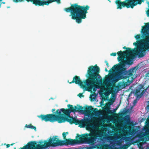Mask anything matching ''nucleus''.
Listing matches in <instances>:
<instances>
[{
  "instance_id": "obj_1",
  "label": "nucleus",
  "mask_w": 149,
  "mask_h": 149,
  "mask_svg": "<svg viewBox=\"0 0 149 149\" xmlns=\"http://www.w3.org/2000/svg\"><path fill=\"white\" fill-rule=\"evenodd\" d=\"M100 71V68L97 65L94 66H90L88 68L86 75L88 79L82 81L79 76H75L71 82H69L68 80V82L70 84L75 83L78 84L81 88L85 89L86 91H91L95 84H98L99 78L101 77L99 74Z\"/></svg>"
},
{
  "instance_id": "obj_2",
  "label": "nucleus",
  "mask_w": 149,
  "mask_h": 149,
  "mask_svg": "<svg viewBox=\"0 0 149 149\" xmlns=\"http://www.w3.org/2000/svg\"><path fill=\"white\" fill-rule=\"evenodd\" d=\"M89 8L88 5L85 6L75 3L71 5L70 7L65 8L64 10L67 13L70 12V16H71L72 19L75 20L77 23L80 24L81 22L82 19L86 17V14Z\"/></svg>"
},
{
  "instance_id": "obj_3",
  "label": "nucleus",
  "mask_w": 149,
  "mask_h": 149,
  "mask_svg": "<svg viewBox=\"0 0 149 149\" xmlns=\"http://www.w3.org/2000/svg\"><path fill=\"white\" fill-rule=\"evenodd\" d=\"M132 63L131 60L129 57H127L123 61L120 62L118 64L114 65L109 71V74L112 73L114 69L117 71V75L121 78H129L133 75L134 73V68L127 71L125 67L126 64L131 65Z\"/></svg>"
},
{
  "instance_id": "obj_4",
  "label": "nucleus",
  "mask_w": 149,
  "mask_h": 149,
  "mask_svg": "<svg viewBox=\"0 0 149 149\" xmlns=\"http://www.w3.org/2000/svg\"><path fill=\"white\" fill-rule=\"evenodd\" d=\"M38 117L40 118L42 121L44 120L46 122L49 121L54 122L57 121L59 123H61L67 121L70 124L74 123L75 125H80L82 123V122L70 116V117H67L52 113L45 115L41 114L40 116H38Z\"/></svg>"
},
{
  "instance_id": "obj_5",
  "label": "nucleus",
  "mask_w": 149,
  "mask_h": 149,
  "mask_svg": "<svg viewBox=\"0 0 149 149\" xmlns=\"http://www.w3.org/2000/svg\"><path fill=\"white\" fill-rule=\"evenodd\" d=\"M143 0H125L124 1H121L120 0H116L115 3L117 5V9H121L122 7H126L127 8H133L137 4L141 3Z\"/></svg>"
},
{
  "instance_id": "obj_6",
  "label": "nucleus",
  "mask_w": 149,
  "mask_h": 149,
  "mask_svg": "<svg viewBox=\"0 0 149 149\" xmlns=\"http://www.w3.org/2000/svg\"><path fill=\"white\" fill-rule=\"evenodd\" d=\"M143 38L144 39L137 40L136 42L133 43V45L135 46H137L140 45L142 46L141 47L137 49L136 51L137 54L141 52L144 53L146 50L149 49V40L146 37Z\"/></svg>"
},
{
  "instance_id": "obj_7",
  "label": "nucleus",
  "mask_w": 149,
  "mask_h": 149,
  "mask_svg": "<svg viewBox=\"0 0 149 149\" xmlns=\"http://www.w3.org/2000/svg\"><path fill=\"white\" fill-rule=\"evenodd\" d=\"M123 49H126V50L122 52L120 50L118 52L117 54L118 56L117 59L118 61L122 62L123 61L125 60H124L125 58L124 56H127L128 55V56H126V59L127 57H129L131 60L132 58L133 57L132 54L133 52L134 51V49H131L130 48H127L125 46H124L123 47Z\"/></svg>"
},
{
  "instance_id": "obj_8",
  "label": "nucleus",
  "mask_w": 149,
  "mask_h": 149,
  "mask_svg": "<svg viewBox=\"0 0 149 149\" xmlns=\"http://www.w3.org/2000/svg\"><path fill=\"white\" fill-rule=\"evenodd\" d=\"M67 106L69 109L61 108L60 109V110L58 109L56 110V113L57 114V115L63 116L67 117H70V113L74 112L75 110L74 109V107H73L72 105L68 104Z\"/></svg>"
},
{
  "instance_id": "obj_9",
  "label": "nucleus",
  "mask_w": 149,
  "mask_h": 149,
  "mask_svg": "<svg viewBox=\"0 0 149 149\" xmlns=\"http://www.w3.org/2000/svg\"><path fill=\"white\" fill-rule=\"evenodd\" d=\"M57 137L56 136H54V139H56L54 142L56 144L54 146V147L63 145L75 144L74 139H66L65 141H62L58 139Z\"/></svg>"
},
{
  "instance_id": "obj_10",
  "label": "nucleus",
  "mask_w": 149,
  "mask_h": 149,
  "mask_svg": "<svg viewBox=\"0 0 149 149\" xmlns=\"http://www.w3.org/2000/svg\"><path fill=\"white\" fill-rule=\"evenodd\" d=\"M3 0H0V8L1 7L2 4H5V2H2ZM15 3L24 2L25 0H12ZM43 0H25L27 2H31L35 6H43L42 1Z\"/></svg>"
},
{
  "instance_id": "obj_11",
  "label": "nucleus",
  "mask_w": 149,
  "mask_h": 149,
  "mask_svg": "<svg viewBox=\"0 0 149 149\" xmlns=\"http://www.w3.org/2000/svg\"><path fill=\"white\" fill-rule=\"evenodd\" d=\"M89 136L90 134H78L76 136V139H74L75 144L85 143L86 137Z\"/></svg>"
},
{
  "instance_id": "obj_12",
  "label": "nucleus",
  "mask_w": 149,
  "mask_h": 149,
  "mask_svg": "<svg viewBox=\"0 0 149 149\" xmlns=\"http://www.w3.org/2000/svg\"><path fill=\"white\" fill-rule=\"evenodd\" d=\"M144 26H142L141 29V33L143 38L146 37L149 40V28L148 26L145 27Z\"/></svg>"
},
{
  "instance_id": "obj_13",
  "label": "nucleus",
  "mask_w": 149,
  "mask_h": 149,
  "mask_svg": "<svg viewBox=\"0 0 149 149\" xmlns=\"http://www.w3.org/2000/svg\"><path fill=\"white\" fill-rule=\"evenodd\" d=\"M83 108L84 109H84L83 110V109L81 110V112L87 115H90L91 111L93 109L91 106H88L87 107H86L85 108Z\"/></svg>"
},
{
  "instance_id": "obj_14",
  "label": "nucleus",
  "mask_w": 149,
  "mask_h": 149,
  "mask_svg": "<svg viewBox=\"0 0 149 149\" xmlns=\"http://www.w3.org/2000/svg\"><path fill=\"white\" fill-rule=\"evenodd\" d=\"M61 0H47L45 1V0H43L42 1L43 6L44 5L48 6L49 4L52 3L56 2L58 3H60V1Z\"/></svg>"
},
{
  "instance_id": "obj_15",
  "label": "nucleus",
  "mask_w": 149,
  "mask_h": 149,
  "mask_svg": "<svg viewBox=\"0 0 149 149\" xmlns=\"http://www.w3.org/2000/svg\"><path fill=\"white\" fill-rule=\"evenodd\" d=\"M94 139L93 137H88L87 136L86 137L85 139V142H87L89 144H93L94 143Z\"/></svg>"
},
{
  "instance_id": "obj_16",
  "label": "nucleus",
  "mask_w": 149,
  "mask_h": 149,
  "mask_svg": "<svg viewBox=\"0 0 149 149\" xmlns=\"http://www.w3.org/2000/svg\"><path fill=\"white\" fill-rule=\"evenodd\" d=\"M84 109V108L82 106L78 104H77V106H74V109L75 110V112L79 111L81 112V110Z\"/></svg>"
},
{
  "instance_id": "obj_17",
  "label": "nucleus",
  "mask_w": 149,
  "mask_h": 149,
  "mask_svg": "<svg viewBox=\"0 0 149 149\" xmlns=\"http://www.w3.org/2000/svg\"><path fill=\"white\" fill-rule=\"evenodd\" d=\"M84 122L86 124L87 127H90L91 126L89 124L91 123V121L89 119L87 118Z\"/></svg>"
},
{
  "instance_id": "obj_18",
  "label": "nucleus",
  "mask_w": 149,
  "mask_h": 149,
  "mask_svg": "<svg viewBox=\"0 0 149 149\" xmlns=\"http://www.w3.org/2000/svg\"><path fill=\"white\" fill-rule=\"evenodd\" d=\"M25 127L28 128H31L32 129H34L35 130H36V129L35 126L32 125L31 124L28 125L26 124L25 125Z\"/></svg>"
},
{
  "instance_id": "obj_19",
  "label": "nucleus",
  "mask_w": 149,
  "mask_h": 149,
  "mask_svg": "<svg viewBox=\"0 0 149 149\" xmlns=\"http://www.w3.org/2000/svg\"><path fill=\"white\" fill-rule=\"evenodd\" d=\"M142 87L143 86H142L141 87L139 88L138 89H136L135 90V94H137L139 93L140 92V90L142 88Z\"/></svg>"
},
{
  "instance_id": "obj_20",
  "label": "nucleus",
  "mask_w": 149,
  "mask_h": 149,
  "mask_svg": "<svg viewBox=\"0 0 149 149\" xmlns=\"http://www.w3.org/2000/svg\"><path fill=\"white\" fill-rule=\"evenodd\" d=\"M145 135L148 137L149 140V129H146V130Z\"/></svg>"
},
{
  "instance_id": "obj_21",
  "label": "nucleus",
  "mask_w": 149,
  "mask_h": 149,
  "mask_svg": "<svg viewBox=\"0 0 149 149\" xmlns=\"http://www.w3.org/2000/svg\"><path fill=\"white\" fill-rule=\"evenodd\" d=\"M129 146V145H124L120 148V149H127Z\"/></svg>"
},
{
  "instance_id": "obj_22",
  "label": "nucleus",
  "mask_w": 149,
  "mask_h": 149,
  "mask_svg": "<svg viewBox=\"0 0 149 149\" xmlns=\"http://www.w3.org/2000/svg\"><path fill=\"white\" fill-rule=\"evenodd\" d=\"M111 76H109L107 75L106 76L105 80L106 81H110V80H111Z\"/></svg>"
},
{
  "instance_id": "obj_23",
  "label": "nucleus",
  "mask_w": 149,
  "mask_h": 149,
  "mask_svg": "<svg viewBox=\"0 0 149 149\" xmlns=\"http://www.w3.org/2000/svg\"><path fill=\"white\" fill-rule=\"evenodd\" d=\"M127 125L133 126L134 125V124L132 122H130L129 120L128 121L127 123Z\"/></svg>"
},
{
  "instance_id": "obj_24",
  "label": "nucleus",
  "mask_w": 149,
  "mask_h": 149,
  "mask_svg": "<svg viewBox=\"0 0 149 149\" xmlns=\"http://www.w3.org/2000/svg\"><path fill=\"white\" fill-rule=\"evenodd\" d=\"M134 37L136 40H139L141 38V35L140 34H137Z\"/></svg>"
},
{
  "instance_id": "obj_25",
  "label": "nucleus",
  "mask_w": 149,
  "mask_h": 149,
  "mask_svg": "<svg viewBox=\"0 0 149 149\" xmlns=\"http://www.w3.org/2000/svg\"><path fill=\"white\" fill-rule=\"evenodd\" d=\"M138 54H139V57H142L145 56V54L141 52H140Z\"/></svg>"
},
{
  "instance_id": "obj_26",
  "label": "nucleus",
  "mask_w": 149,
  "mask_h": 149,
  "mask_svg": "<svg viewBox=\"0 0 149 149\" xmlns=\"http://www.w3.org/2000/svg\"><path fill=\"white\" fill-rule=\"evenodd\" d=\"M144 92L145 91L144 90H143L140 95H137V97L141 98L143 95V93H144Z\"/></svg>"
},
{
  "instance_id": "obj_27",
  "label": "nucleus",
  "mask_w": 149,
  "mask_h": 149,
  "mask_svg": "<svg viewBox=\"0 0 149 149\" xmlns=\"http://www.w3.org/2000/svg\"><path fill=\"white\" fill-rule=\"evenodd\" d=\"M93 95H91L90 96V100L91 101H94L95 98L93 97Z\"/></svg>"
},
{
  "instance_id": "obj_28",
  "label": "nucleus",
  "mask_w": 149,
  "mask_h": 149,
  "mask_svg": "<svg viewBox=\"0 0 149 149\" xmlns=\"http://www.w3.org/2000/svg\"><path fill=\"white\" fill-rule=\"evenodd\" d=\"M66 133L68 134V132H66V133L65 132L63 133L62 135L63 138L64 139H65L66 137Z\"/></svg>"
},
{
  "instance_id": "obj_29",
  "label": "nucleus",
  "mask_w": 149,
  "mask_h": 149,
  "mask_svg": "<svg viewBox=\"0 0 149 149\" xmlns=\"http://www.w3.org/2000/svg\"><path fill=\"white\" fill-rule=\"evenodd\" d=\"M104 147L105 149H107V148H109L110 147V146L108 144H106L104 145Z\"/></svg>"
},
{
  "instance_id": "obj_30",
  "label": "nucleus",
  "mask_w": 149,
  "mask_h": 149,
  "mask_svg": "<svg viewBox=\"0 0 149 149\" xmlns=\"http://www.w3.org/2000/svg\"><path fill=\"white\" fill-rule=\"evenodd\" d=\"M78 96L80 97H84V96L83 95V93H79L78 95Z\"/></svg>"
},
{
  "instance_id": "obj_31",
  "label": "nucleus",
  "mask_w": 149,
  "mask_h": 149,
  "mask_svg": "<svg viewBox=\"0 0 149 149\" xmlns=\"http://www.w3.org/2000/svg\"><path fill=\"white\" fill-rule=\"evenodd\" d=\"M116 53L115 52L112 53H111L110 54V55L112 56H116Z\"/></svg>"
},
{
  "instance_id": "obj_32",
  "label": "nucleus",
  "mask_w": 149,
  "mask_h": 149,
  "mask_svg": "<svg viewBox=\"0 0 149 149\" xmlns=\"http://www.w3.org/2000/svg\"><path fill=\"white\" fill-rule=\"evenodd\" d=\"M148 4L149 5L148 7H149V2L148 3ZM147 16L149 17V9L147 11Z\"/></svg>"
},
{
  "instance_id": "obj_33",
  "label": "nucleus",
  "mask_w": 149,
  "mask_h": 149,
  "mask_svg": "<svg viewBox=\"0 0 149 149\" xmlns=\"http://www.w3.org/2000/svg\"><path fill=\"white\" fill-rule=\"evenodd\" d=\"M148 26V28H149V22L145 24V25L144 26L145 27H146Z\"/></svg>"
},
{
  "instance_id": "obj_34",
  "label": "nucleus",
  "mask_w": 149,
  "mask_h": 149,
  "mask_svg": "<svg viewBox=\"0 0 149 149\" xmlns=\"http://www.w3.org/2000/svg\"><path fill=\"white\" fill-rule=\"evenodd\" d=\"M55 110H56L55 109H53L52 110V112L55 114H56V115H57V114L56 113V112H54V111H55ZM55 115L56 114H55Z\"/></svg>"
},
{
  "instance_id": "obj_35",
  "label": "nucleus",
  "mask_w": 149,
  "mask_h": 149,
  "mask_svg": "<svg viewBox=\"0 0 149 149\" xmlns=\"http://www.w3.org/2000/svg\"><path fill=\"white\" fill-rule=\"evenodd\" d=\"M106 100V99L104 97L102 98V102H101V103H103V101L104 100Z\"/></svg>"
},
{
  "instance_id": "obj_36",
  "label": "nucleus",
  "mask_w": 149,
  "mask_h": 149,
  "mask_svg": "<svg viewBox=\"0 0 149 149\" xmlns=\"http://www.w3.org/2000/svg\"><path fill=\"white\" fill-rule=\"evenodd\" d=\"M146 108L148 110H149V101H148V104L146 106Z\"/></svg>"
},
{
  "instance_id": "obj_37",
  "label": "nucleus",
  "mask_w": 149,
  "mask_h": 149,
  "mask_svg": "<svg viewBox=\"0 0 149 149\" xmlns=\"http://www.w3.org/2000/svg\"><path fill=\"white\" fill-rule=\"evenodd\" d=\"M105 62L106 63V64L107 65L108 67L109 66V63L107 61H105Z\"/></svg>"
},
{
  "instance_id": "obj_38",
  "label": "nucleus",
  "mask_w": 149,
  "mask_h": 149,
  "mask_svg": "<svg viewBox=\"0 0 149 149\" xmlns=\"http://www.w3.org/2000/svg\"><path fill=\"white\" fill-rule=\"evenodd\" d=\"M10 144H7L6 145V147L7 148H9V147H10Z\"/></svg>"
},
{
  "instance_id": "obj_39",
  "label": "nucleus",
  "mask_w": 149,
  "mask_h": 149,
  "mask_svg": "<svg viewBox=\"0 0 149 149\" xmlns=\"http://www.w3.org/2000/svg\"><path fill=\"white\" fill-rule=\"evenodd\" d=\"M95 148V147L93 146H91L90 147V149L94 148Z\"/></svg>"
},
{
  "instance_id": "obj_40",
  "label": "nucleus",
  "mask_w": 149,
  "mask_h": 149,
  "mask_svg": "<svg viewBox=\"0 0 149 149\" xmlns=\"http://www.w3.org/2000/svg\"><path fill=\"white\" fill-rule=\"evenodd\" d=\"M105 71H106L107 72L108 71V70H107V68H105Z\"/></svg>"
},
{
  "instance_id": "obj_41",
  "label": "nucleus",
  "mask_w": 149,
  "mask_h": 149,
  "mask_svg": "<svg viewBox=\"0 0 149 149\" xmlns=\"http://www.w3.org/2000/svg\"><path fill=\"white\" fill-rule=\"evenodd\" d=\"M134 103H136V100H134Z\"/></svg>"
},
{
  "instance_id": "obj_42",
  "label": "nucleus",
  "mask_w": 149,
  "mask_h": 149,
  "mask_svg": "<svg viewBox=\"0 0 149 149\" xmlns=\"http://www.w3.org/2000/svg\"><path fill=\"white\" fill-rule=\"evenodd\" d=\"M14 144V143H12L11 144H10V146H13Z\"/></svg>"
},
{
  "instance_id": "obj_43",
  "label": "nucleus",
  "mask_w": 149,
  "mask_h": 149,
  "mask_svg": "<svg viewBox=\"0 0 149 149\" xmlns=\"http://www.w3.org/2000/svg\"><path fill=\"white\" fill-rule=\"evenodd\" d=\"M141 141H143V139H141Z\"/></svg>"
},
{
  "instance_id": "obj_44",
  "label": "nucleus",
  "mask_w": 149,
  "mask_h": 149,
  "mask_svg": "<svg viewBox=\"0 0 149 149\" xmlns=\"http://www.w3.org/2000/svg\"><path fill=\"white\" fill-rule=\"evenodd\" d=\"M7 8H10V6H8V7H7Z\"/></svg>"
},
{
  "instance_id": "obj_45",
  "label": "nucleus",
  "mask_w": 149,
  "mask_h": 149,
  "mask_svg": "<svg viewBox=\"0 0 149 149\" xmlns=\"http://www.w3.org/2000/svg\"><path fill=\"white\" fill-rule=\"evenodd\" d=\"M96 109H97V108H95V110H96Z\"/></svg>"
},
{
  "instance_id": "obj_46",
  "label": "nucleus",
  "mask_w": 149,
  "mask_h": 149,
  "mask_svg": "<svg viewBox=\"0 0 149 149\" xmlns=\"http://www.w3.org/2000/svg\"><path fill=\"white\" fill-rule=\"evenodd\" d=\"M118 107H117V108L116 109H116H117Z\"/></svg>"
},
{
  "instance_id": "obj_47",
  "label": "nucleus",
  "mask_w": 149,
  "mask_h": 149,
  "mask_svg": "<svg viewBox=\"0 0 149 149\" xmlns=\"http://www.w3.org/2000/svg\"><path fill=\"white\" fill-rule=\"evenodd\" d=\"M106 104H108V103H106Z\"/></svg>"
},
{
  "instance_id": "obj_48",
  "label": "nucleus",
  "mask_w": 149,
  "mask_h": 149,
  "mask_svg": "<svg viewBox=\"0 0 149 149\" xmlns=\"http://www.w3.org/2000/svg\"><path fill=\"white\" fill-rule=\"evenodd\" d=\"M143 0L142 1H142H143Z\"/></svg>"
}]
</instances>
